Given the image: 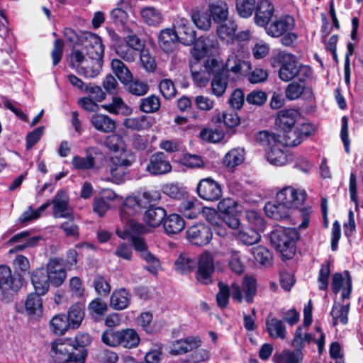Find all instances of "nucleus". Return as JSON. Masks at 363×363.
Wrapping results in <instances>:
<instances>
[{"instance_id":"f257e3e1","label":"nucleus","mask_w":363,"mask_h":363,"mask_svg":"<svg viewBox=\"0 0 363 363\" xmlns=\"http://www.w3.org/2000/svg\"><path fill=\"white\" fill-rule=\"evenodd\" d=\"M82 51L74 50L72 53L73 61L79 64V74L86 77H95L101 70L104 46L101 38L91 32L81 34Z\"/></svg>"},{"instance_id":"f03ea898","label":"nucleus","mask_w":363,"mask_h":363,"mask_svg":"<svg viewBox=\"0 0 363 363\" xmlns=\"http://www.w3.org/2000/svg\"><path fill=\"white\" fill-rule=\"evenodd\" d=\"M307 194L303 189H295L288 186L284 187L276 196L274 201L265 204L266 215L274 220H283L289 216V210L298 208L306 201Z\"/></svg>"},{"instance_id":"7ed1b4c3","label":"nucleus","mask_w":363,"mask_h":363,"mask_svg":"<svg viewBox=\"0 0 363 363\" xmlns=\"http://www.w3.org/2000/svg\"><path fill=\"white\" fill-rule=\"evenodd\" d=\"M299 238L298 230L279 226L269 235L272 246L280 254L282 259H290L295 255V242Z\"/></svg>"},{"instance_id":"20e7f679","label":"nucleus","mask_w":363,"mask_h":363,"mask_svg":"<svg viewBox=\"0 0 363 363\" xmlns=\"http://www.w3.org/2000/svg\"><path fill=\"white\" fill-rule=\"evenodd\" d=\"M77 351L71 339H57L52 343V357L56 363H84L86 353Z\"/></svg>"},{"instance_id":"39448f33","label":"nucleus","mask_w":363,"mask_h":363,"mask_svg":"<svg viewBox=\"0 0 363 363\" xmlns=\"http://www.w3.org/2000/svg\"><path fill=\"white\" fill-rule=\"evenodd\" d=\"M101 340L109 347L133 349L139 345L140 338L136 330L133 328L120 330L107 329L102 333Z\"/></svg>"},{"instance_id":"423d86ee","label":"nucleus","mask_w":363,"mask_h":363,"mask_svg":"<svg viewBox=\"0 0 363 363\" xmlns=\"http://www.w3.org/2000/svg\"><path fill=\"white\" fill-rule=\"evenodd\" d=\"M23 285V277L13 273L7 265H0V298L6 303L11 301L14 294L18 292Z\"/></svg>"},{"instance_id":"0eeeda50","label":"nucleus","mask_w":363,"mask_h":363,"mask_svg":"<svg viewBox=\"0 0 363 363\" xmlns=\"http://www.w3.org/2000/svg\"><path fill=\"white\" fill-rule=\"evenodd\" d=\"M145 227L137 222L129 221L127 225L118 227L116 230L117 235L123 238H130L133 246L140 255L148 250L147 245L143 238L139 236L144 232Z\"/></svg>"},{"instance_id":"6e6552de","label":"nucleus","mask_w":363,"mask_h":363,"mask_svg":"<svg viewBox=\"0 0 363 363\" xmlns=\"http://www.w3.org/2000/svg\"><path fill=\"white\" fill-rule=\"evenodd\" d=\"M251 69V65L249 62L240 59L235 54L230 55L219 70L230 82H237L244 75L245 72Z\"/></svg>"},{"instance_id":"1a4fd4ad","label":"nucleus","mask_w":363,"mask_h":363,"mask_svg":"<svg viewBox=\"0 0 363 363\" xmlns=\"http://www.w3.org/2000/svg\"><path fill=\"white\" fill-rule=\"evenodd\" d=\"M277 60L280 64L279 79L285 82L295 79L296 72L301 64L298 63L296 56L290 52H279L277 55Z\"/></svg>"},{"instance_id":"9d476101","label":"nucleus","mask_w":363,"mask_h":363,"mask_svg":"<svg viewBox=\"0 0 363 363\" xmlns=\"http://www.w3.org/2000/svg\"><path fill=\"white\" fill-rule=\"evenodd\" d=\"M177 211L183 216L189 219L196 218L203 211L207 216V220L213 223V218L209 216L215 217L216 211L211 208L203 210L201 202L196 199H186L181 201L178 206Z\"/></svg>"},{"instance_id":"9b49d317","label":"nucleus","mask_w":363,"mask_h":363,"mask_svg":"<svg viewBox=\"0 0 363 363\" xmlns=\"http://www.w3.org/2000/svg\"><path fill=\"white\" fill-rule=\"evenodd\" d=\"M218 286L219 291L216 294V301L220 308L227 307L230 294L233 300L239 303L242 302L243 295L238 284L234 282L229 286L227 284L220 281Z\"/></svg>"},{"instance_id":"f8f14e48","label":"nucleus","mask_w":363,"mask_h":363,"mask_svg":"<svg viewBox=\"0 0 363 363\" xmlns=\"http://www.w3.org/2000/svg\"><path fill=\"white\" fill-rule=\"evenodd\" d=\"M40 236H30V231L24 230L15 234L7 242V245H14L9 250V253H16L24 250L28 247L36 246L40 240Z\"/></svg>"},{"instance_id":"ddd939ff","label":"nucleus","mask_w":363,"mask_h":363,"mask_svg":"<svg viewBox=\"0 0 363 363\" xmlns=\"http://www.w3.org/2000/svg\"><path fill=\"white\" fill-rule=\"evenodd\" d=\"M197 263L196 279L203 284H211L215 269L212 255L207 251L203 252L200 255Z\"/></svg>"},{"instance_id":"4468645a","label":"nucleus","mask_w":363,"mask_h":363,"mask_svg":"<svg viewBox=\"0 0 363 363\" xmlns=\"http://www.w3.org/2000/svg\"><path fill=\"white\" fill-rule=\"evenodd\" d=\"M144 207L145 203L139 196H128L124 200L120 211L123 226L127 225L129 221L135 222L133 217Z\"/></svg>"},{"instance_id":"2eb2a0df","label":"nucleus","mask_w":363,"mask_h":363,"mask_svg":"<svg viewBox=\"0 0 363 363\" xmlns=\"http://www.w3.org/2000/svg\"><path fill=\"white\" fill-rule=\"evenodd\" d=\"M196 191L201 199L209 201H218L222 196L220 185L209 177L200 180Z\"/></svg>"},{"instance_id":"dca6fc26","label":"nucleus","mask_w":363,"mask_h":363,"mask_svg":"<svg viewBox=\"0 0 363 363\" xmlns=\"http://www.w3.org/2000/svg\"><path fill=\"white\" fill-rule=\"evenodd\" d=\"M186 237L193 245L203 246L211 242L213 233L208 225L203 223H199L191 225L187 229Z\"/></svg>"},{"instance_id":"f3484780","label":"nucleus","mask_w":363,"mask_h":363,"mask_svg":"<svg viewBox=\"0 0 363 363\" xmlns=\"http://www.w3.org/2000/svg\"><path fill=\"white\" fill-rule=\"evenodd\" d=\"M295 20L290 15H284L268 24L265 28L266 33L271 37L279 38L295 28Z\"/></svg>"},{"instance_id":"a211bd4d","label":"nucleus","mask_w":363,"mask_h":363,"mask_svg":"<svg viewBox=\"0 0 363 363\" xmlns=\"http://www.w3.org/2000/svg\"><path fill=\"white\" fill-rule=\"evenodd\" d=\"M173 26L180 43L186 46L193 45L196 38V31L191 26L188 19L178 17L174 21Z\"/></svg>"},{"instance_id":"6ab92c4d","label":"nucleus","mask_w":363,"mask_h":363,"mask_svg":"<svg viewBox=\"0 0 363 363\" xmlns=\"http://www.w3.org/2000/svg\"><path fill=\"white\" fill-rule=\"evenodd\" d=\"M145 169L152 175H162L172 171V165L167 156L159 152L150 156Z\"/></svg>"},{"instance_id":"aec40b11","label":"nucleus","mask_w":363,"mask_h":363,"mask_svg":"<svg viewBox=\"0 0 363 363\" xmlns=\"http://www.w3.org/2000/svg\"><path fill=\"white\" fill-rule=\"evenodd\" d=\"M46 271L50 284L54 286H59L63 284L67 277L65 264L58 258H51L46 265Z\"/></svg>"},{"instance_id":"412c9836","label":"nucleus","mask_w":363,"mask_h":363,"mask_svg":"<svg viewBox=\"0 0 363 363\" xmlns=\"http://www.w3.org/2000/svg\"><path fill=\"white\" fill-rule=\"evenodd\" d=\"M52 203L55 218H73V213L69 206V197L65 191H59L52 200Z\"/></svg>"},{"instance_id":"4be33fe9","label":"nucleus","mask_w":363,"mask_h":363,"mask_svg":"<svg viewBox=\"0 0 363 363\" xmlns=\"http://www.w3.org/2000/svg\"><path fill=\"white\" fill-rule=\"evenodd\" d=\"M158 44L165 52H172L178 47L179 41L174 28H164L158 33Z\"/></svg>"},{"instance_id":"5701e85b","label":"nucleus","mask_w":363,"mask_h":363,"mask_svg":"<svg viewBox=\"0 0 363 363\" xmlns=\"http://www.w3.org/2000/svg\"><path fill=\"white\" fill-rule=\"evenodd\" d=\"M255 11V23L258 26L266 28L274 15V7L269 0H262L257 4Z\"/></svg>"},{"instance_id":"b1692460","label":"nucleus","mask_w":363,"mask_h":363,"mask_svg":"<svg viewBox=\"0 0 363 363\" xmlns=\"http://www.w3.org/2000/svg\"><path fill=\"white\" fill-rule=\"evenodd\" d=\"M193 44L191 54L196 60L203 57L211 49L216 48L218 45L217 40L210 36H201L198 39L196 38Z\"/></svg>"},{"instance_id":"393cba45","label":"nucleus","mask_w":363,"mask_h":363,"mask_svg":"<svg viewBox=\"0 0 363 363\" xmlns=\"http://www.w3.org/2000/svg\"><path fill=\"white\" fill-rule=\"evenodd\" d=\"M286 97L294 101L299 98L311 99L313 96L312 88L304 84H299L296 81L289 83L285 89Z\"/></svg>"},{"instance_id":"a878e982","label":"nucleus","mask_w":363,"mask_h":363,"mask_svg":"<svg viewBox=\"0 0 363 363\" xmlns=\"http://www.w3.org/2000/svg\"><path fill=\"white\" fill-rule=\"evenodd\" d=\"M201 345V340L199 337H187L176 340L171 347L172 354H182L198 349Z\"/></svg>"},{"instance_id":"bb28decb","label":"nucleus","mask_w":363,"mask_h":363,"mask_svg":"<svg viewBox=\"0 0 363 363\" xmlns=\"http://www.w3.org/2000/svg\"><path fill=\"white\" fill-rule=\"evenodd\" d=\"M86 157L75 155L72 160V164L76 169H90L95 167V157L101 154L97 148L90 147L86 149Z\"/></svg>"},{"instance_id":"cd10ccee","label":"nucleus","mask_w":363,"mask_h":363,"mask_svg":"<svg viewBox=\"0 0 363 363\" xmlns=\"http://www.w3.org/2000/svg\"><path fill=\"white\" fill-rule=\"evenodd\" d=\"M31 282L36 293L45 294L50 287V281L47 271L43 268H38L31 274Z\"/></svg>"},{"instance_id":"c85d7f7f","label":"nucleus","mask_w":363,"mask_h":363,"mask_svg":"<svg viewBox=\"0 0 363 363\" xmlns=\"http://www.w3.org/2000/svg\"><path fill=\"white\" fill-rule=\"evenodd\" d=\"M234 238L245 245H252L259 242L261 235L253 228L242 225L240 229L233 232Z\"/></svg>"},{"instance_id":"c756f323","label":"nucleus","mask_w":363,"mask_h":363,"mask_svg":"<svg viewBox=\"0 0 363 363\" xmlns=\"http://www.w3.org/2000/svg\"><path fill=\"white\" fill-rule=\"evenodd\" d=\"M298 118L299 113L296 110H281L277 115L275 123L279 129L284 130L294 128Z\"/></svg>"},{"instance_id":"7c9ffc66","label":"nucleus","mask_w":363,"mask_h":363,"mask_svg":"<svg viewBox=\"0 0 363 363\" xmlns=\"http://www.w3.org/2000/svg\"><path fill=\"white\" fill-rule=\"evenodd\" d=\"M90 123L96 130L104 133H112L116 128V121L105 114H94Z\"/></svg>"},{"instance_id":"2f4dec72","label":"nucleus","mask_w":363,"mask_h":363,"mask_svg":"<svg viewBox=\"0 0 363 363\" xmlns=\"http://www.w3.org/2000/svg\"><path fill=\"white\" fill-rule=\"evenodd\" d=\"M130 298V294L125 288L115 290L110 298V306L114 310H123L129 306Z\"/></svg>"},{"instance_id":"473e14b6","label":"nucleus","mask_w":363,"mask_h":363,"mask_svg":"<svg viewBox=\"0 0 363 363\" xmlns=\"http://www.w3.org/2000/svg\"><path fill=\"white\" fill-rule=\"evenodd\" d=\"M284 149V146L280 142L269 147L267 152V161L274 166H283L287 164V155Z\"/></svg>"},{"instance_id":"72a5a7b5","label":"nucleus","mask_w":363,"mask_h":363,"mask_svg":"<svg viewBox=\"0 0 363 363\" xmlns=\"http://www.w3.org/2000/svg\"><path fill=\"white\" fill-rule=\"evenodd\" d=\"M162 224L164 233L169 235L180 233L185 226L184 219L177 213L166 216Z\"/></svg>"},{"instance_id":"f704fd0d","label":"nucleus","mask_w":363,"mask_h":363,"mask_svg":"<svg viewBox=\"0 0 363 363\" xmlns=\"http://www.w3.org/2000/svg\"><path fill=\"white\" fill-rule=\"evenodd\" d=\"M167 216V212L162 207L150 206L144 214L145 223L150 227H159Z\"/></svg>"},{"instance_id":"c9c22d12","label":"nucleus","mask_w":363,"mask_h":363,"mask_svg":"<svg viewBox=\"0 0 363 363\" xmlns=\"http://www.w3.org/2000/svg\"><path fill=\"white\" fill-rule=\"evenodd\" d=\"M217 64L216 60L208 62L203 69L199 71H192V78L194 82L201 87L205 86L211 77V73L214 72V67Z\"/></svg>"},{"instance_id":"e433bc0d","label":"nucleus","mask_w":363,"mask_h":363,"mask_svg":"<svg viewBox=\"0 0 363 363\" xmlns=\"http://www.w3.org/2000/svg\"><path fill=\"white\" fill-rule=\"evenodd\" d=\"M41 294L30 293L28 295L25 302V308L29 315L40 316L43 313V301Z\"/></svg>"},{"instance_id":"4c0bfd02","label":"nucleus","mask_w":363,"mask_h":363,"mask_svg":"<svg viewBox=\"0 0 363 363\" xmlns=\"http://www.w3.org/2000/svg\"><path fill=\"white\" fill-rule=\"evenodd\" d=\"M143 21L150 26H157L163 21L161 11L153 6H146L140 10Z\"/></svg>"},{"instance_id":"58836bf2","label":"nucleus","mask_w":363,"mask_h":363,"mask_svg":"<svg viewBox=\"0 0 363 363\" xmlns=\"http://www.w3.org/2000/svg\"><path fill=\"white\" fill-rule=\"evenodd\" d=\"M303 353L300 350H284L273 356L274 363H302Z\"/></svg>"},{"instance_id":"ea45409f","label":"nucleus","mask_w":363,"mask_h":363,"mask_svg":"<svg viewBox=\"0 0 363 363\" xmlns=\"http://www.w3.org/2000/svg\"><path fill=\"white\" fill-rule=\"evenodd\" d=\"M237 28V24L234 21L226 20L224 23L218 26L217 35L220 40L229 43L233 40Z\"/></svg>"},{"instance_id":"a19ab883","label":"nucleus","mask_w":363,"mask_h":363,"mask_svg":"<svg viewBox=\"0 0 363 363\" xmlns=\"http://www.w3.org/2000/svg\"><path fill=\"white\" fill-rule=\"evenodd\" d=\"M267 330L269 335L273 338H286V330L284 323L276 318H267Z\"/></svg>"},{"instance_id":"79ce46f5","label":"nucleus","mask_w":363,"mask_h":363,"mask_svg":"<svg viewBox=\"0 0 363 363\" xmlns=\"http://www.w3.org/2000/svg\"><path fill=\"white\" fill-rule=\"evenodd\" d=\"M102 108L113 114L128 116L132 113V108L119 96H114L111 103L102 105Z\"/></svg>"},{"instance_id":"37998d69","label":"nucleus","mask_w":363,"mask_h":363,"mask_svg":"<svg viewBox=\"0 0 363 363\" xmlns=\"http://www.w3.org/2000/svg\"><path fill=\"white\" fill-rule=\"evenodd\" d=\"M229 82L230 81L219 71L213 74L211 82V94L217 97L222 96L226 91Z\"/></svg>"},{"instance_id":"c03bdc74","label":"nucleus","mask_w":363,"mask_h":363,"mask_svg":"<svg viewBox=\"0 0 363 363\" xmlns=\"http://www.w3.org/2000/svg\"><path fill=\"white\" fill-rule=\"evenodd\" d=\"M84 318V311L83 306L79 303H76L70 306L68 310L67 319L73 329L78 328Z\"/></svg>"},{"instance_id":"a18cd8bd","label":"nucleus","mask_w":363,"mask_h":363,"mask_svg":"<svg viewBox=\"0 0 363 363\" xmlns=\"http://www.w3.org/2000/svg\"><path fill=\"white\" fill-rule=\"evenodd\" d=\"M245 160V152L242 149L234 148L230 150L223 158V164L229 169H233L240 165Z\"/></svg>"},{"instance_id":"49530a36","label":"nucleus","mask_w":363,"mask_h":363,"mask_svg":"<svg viewBox=\"0 0 363 363\" xmlns=\"http://www.w3.org/2000/svg\"><path fill=\"white\" fill-rule=\"evenodd\" d=\"M135 161L133 154L126 149L113 152L111 157V165L130 167Z\"/></svg>"},{"instance_id":"de8ad7c7","label":"nucleus","mask_w":363,"mask_h":363,"mask_svg":"<svg viewBox=\"0 0 363 363\" xmlns=\"http://www.w3.org/2000/svg\"><path fill=\"white\" fill-rule=\"evenodd\" d=\"M283 134L280 135V143L285 146H296L301 143L303 141L302 136H301L298 128H289L282 130Z\"/></svg>"},{"instance_id":"09e8293b","label":"nucleus","mask_w":363,"mask_h":363,"mask_svg":"<svg viewBox=\"0 0 363 363\" xmlns=\"http://www.w3.org/2000/svg\"><path fill=\"white\" fill-rule=\"evenodd\" d=\"M111 68L114 74L123 84H127L133 79V75L126 65L118 59H113Z\"/></svg>"},{"instance_id":"8fccbe9b","label":"nucleus","mask_w":363,"mask_h":363,"mask_svg":"<svg viewBox=\"0 0 363 363\" xmlns=\"http://www.w3.org/2000/svg\"><path fill=\"white\" fill-rule=\"evenodd\" d=\"M210 16L213 21L220 23L228 20V6L225 3H213L209 6Z\"/></svg>"},{"instance_id":"3c124183","label":"nucleus","mask_w":363,"mask_h":363,"mask_svg":"<svg viewBox=\"0 0 363 363\" xmlns=\"http://www.w3.org/2000/svg\"><path fill=\"white\" fill-rule=\"evenodd\" d=\"M349 311L350 304L342 306L340 303H335L330 312L333 320V325L335 326L338 321L343 325H346L348 322Z\"/></svg>"},{"instance_id":"603ef678","label":"nucleus","mask_w":363,"mask_h":363,"mask_svg":"<svg viewBox=\"0 0 363 363\" xmlns=\"http://www.w3.org/2000/svg\"><path fill=\"white\" fill-rule=\"evenodd\" d=\"M241 290L244 292L243 298H245L247 303H252L257 294L256 279L253 277H245Z\"/></svg>"},{"instance_id":"864d4df0","label":"nucleus","mask_w":363,"mask_h":363,"mask_svg":"<svg viewBox=\"0 0 363 363\" xmlns=\"http://www.w3.org/2000/svg\"><path fill=\"white\" fill-rule=\"evenodd\" d=\"M196 262L188 254H181L175 261V269L181 274L190 272L195 267Z\"/></svg>"},{"instance_id":"5fc2aeb1","label":"nucleus","mask_w":363,"mask_h":363,"mask_svg":"<svg viewBox=\"0 0 363 363\" xmlns=\"http://www.w3.org/2000/svg\"><path fill=\"white\" fill-rule=\"evenodd\" d=\"M236 11L238 14L244 18L252 16L257 6L256 0H235Z\"/></svg>"},{"instance_id":"6e6d98bb","label":"nucleus","mask_w":363,"mask_h":363,"mask_svg":"<svg viewBox=\"0 0 363 363\" xmlns=\"http://www.w3.org/2000/svg\"><path fill=\"white\" fill-rule=\"evenodd\" d=\"M255 140L257 143L262 146L271 147L280 142V135L267 130H262L256 133Z\"/></svg>"},{"instance_id":"4d7b16f0","label":"nucleus","mask_w":363,"mask_h":363,"mask_svg":"<svg viewBox=\"0 0 363 363\" xmlns=\"http://www.w3.org/2000/svg\"><path fill=\"white\" fill-rule=\"evenodd\" d=\"M95 291L101 296H107L111 290V285L106 279L100 274H96L92 281Z\"/></svg>"},{"instance_id":"13d9d810","label":"nucleus","mask_w":363,"mask_h":363,"mask_svg":"<svg viewBox=\"0 0 363 363\" xmlns=\"http://www.w3.org/2000/svg\"><path fill=\"white\" fill-rule=\"evenodd\" d=\"M160 107V99L158 96L150 95L141 99L140 110L146 113H155Z\"/></svg>"},{"instance_id":"bf43d9fd","label":"nucleus","mask_w":363,"mask_h":363,"mask_svg":"<svg viewBox=\"0 0 363 363\" xmlns=\"http://www.w3.org/2000/svg\"><path fill=\"white\" fill-rule=\"evenodd\" d=\"M69 328L70 325L63 314L56 315L50 320V329L57 335L64 334Z\"/></svg>"},{"instance_id":"052dcab7","label":"nucleus","mask_w":363,"mask_h":363,"mask_svg":"<svg viewBox=\"0 0 363 363\" xmlns=\"http://www.w3.org/2000/svg\"><path fill=\"white\" fill-rule=\"evenodd\" d=\"M108 310L107 304L100 298H96L88 305V311L94 318L104 315Z\"/></svg>"},{"instance_id":"680f3d73","label":"nucleus","mask_w":363,"mask_h":363,"mask_svg":"<svg viewBox=\"0 0 363 363\" xmlns=\"http://www.w3.org/2000/svg\"><path fill=\"white\" fill-rule=\"evenodd\" d=\"M140 257L145 260L148 266L144 267L145 269L148 271L153 275H157L158 270L161 268V264L159 259L152 254L149 250L144 252L140 255Z\"/></svg>"},{"instance_id":"e2e57ef3","label":"nucleus","mask_w":363,"mask_h":363,"mask_svg":"<svg viewBox=\"0 0 363 363\" xmlns=\"http://www.w3.org/2000/svg\"><path fill=\"white\" fill-rule=\"evenodd\" d=\"M229 266L233 272L241 274L245 271V264L241 259L240 252L237 250L229 251Z\"/></svg>"},{"instance_id":"0e129e2a","label":"nucleus","mask_w":363,"mask_h":363,"mask_svg":"<svg viewBox=\"0 0 363 363\" xmlns=\"http://www.w3.org/2000/svg\"><path fill=\"white\" fill-rule=\"evenodd\" d=\"M200 138L208 143H218L224 138L222 130L213 128H203L199 134Z\"/></svg>"},{"instance_id":"69168bd1","label":"nucleus","mask_w":363,"mask_h":363,"mask_svg":"<svg viewBox=\"0 0 363 363\" xmlns=\"http://www.w3.org/2000/svg\"><path fill=\"white\" fill-rule=\"evenodd\" d=\"M254 258L262 265H269L272 260V253L269 250L262 246L253 249Z\"/></svg>"},{"instance_id":"338daca9","label":"nucleus","mask_w":363,"mask_h":363,"mask_svg":"<svg viewBox=\"0 0 363 363\" xmlns=\"http://www.w3.org/2000/svg\"><path fill=\"white\" fill-rule=\"evenodd\" d=\"M116 52L121 58L129 62H134L138 55L133 48L125 43L118 45L116 49Z\"/></svg>"},{"instance_id":"774afa93","label":"nucleus","mask_w":363,"mask_h":363,"mask_svg":"<svg viewBox=\"0 0 363 363\" xmlns=\"http://www.w3.org/2000/svg\"><path fill=\"white\" fill-rule=\"evenodd\" d=\"M128 91L135 96H143L146 94L149 90L148 85L140 80H133V79L127 84Z\"/></svg>"}]
</instances>
